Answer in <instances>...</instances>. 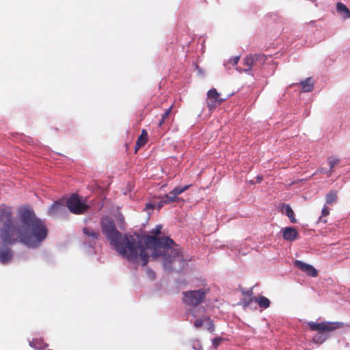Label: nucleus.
Returning <instances> with one entry per match:
<instances>
[{
    "instance_id": "f257e3e1",
    "label": "nucleus",
    "mask_w": 350,
    "mask_h": 350,
    "mask_svg": "<svg viewBox=\"0 0 350 350\" xmlns=\"http://www.w3.org/2000/svg\"><path fill=\"white\" fill-rule=\"evenodd\" d=\"M47 234L44 222L36 217L31 208H18L15 219L11 207L0 206V239L3 244L12 245L20 243L36 247Z\"/></svg>"
},
{
    "instance_id": "f03ea898",
    "label": "nucleus",
    "mask_w": 350,
    "mask_h": 350,
    "mask_svg": "<svg viewBox=\"0 0 350 350\" xmlns=\"http://www.w3.org/2000/svg\"><path fill=\"white\" fill-rule=\"evenodd\" d=\"M162 229L161 225H157L150 231L152 235L145 237L146 247L153 250L152 258L162 257V264L166 271L181 269L185 265L180 248L168 237H158Z\"/></svg>"
},
{
    "instance_id": "7ed1b4c3",
    "label": "nucleus",
    "mask_w": 350,
    "mask_h": 350,
    "mask_svg": "<svg viewBox=\"0 0 350 350\" xmlns=\"http://www.w3.org/2000/svg\"><path fill=\"white\" fill-rule=\"evenodd\" d=\"M114 249L122 257L136 262L140 258L142 265L145 266L148 262L149 256L146 248L138 238L131 234H122L113 245Z\"/></svg>"
},
{
    "instance_id": "20e7f679",
    "label": "nucleus",
    "mask_w": 350,
    "mask_h": 350,
    "mask_svg": "<svg viewBox=\"0 0 350 350\" xmlns=\"http://www.w3.org/2000/svg\"><path fill=\"white\" fill-rule=\"evenodd\" d=\"M210 292V289L208 287H203L198 290L188 291L183 293V301L187 306H192L193 308L189 309L187 313L192 316L193 318H196L198 316V312L201 309L203 312H205L204 307L196 308L200 304L203 303L206 297V295Z\"/></svg>"
},
{
    "instance_id": "39448f33",
    "label": "nucleus",
    "mask_w": 350,
    "mask_h": 350,
    "mask_svg": "<svg viewBox=\"0 0 350 350\" xmlns=\"http://www.w3.org/2000/svg\"><path fill=\"white\" fill-rule=\"evenodd\" d=\"M307 325L311 331L317 332V334L312 338L313 342L316 344H322L329 337L328 334L329 332L342 328L344 326L343 323L338 321H322L320 323L310 321Z\"/></svg>"
},
{
    "instance_id": "423d86ee",
    "label": "nucleus",
    "mask_w": 350,
    "mask_h": 350,
    "mask_svg": "<svg viewBox=\"0 0 350 350\" xmlns=\"http://www.w3.org/2000/svg\"><path fill=\"white\" fill-rule=\"evenodd\" d=\"M100 226L111 245L122 237V234L116 229L113 220L108 216L102 218Z\"/></svg>"
},
{
    "instance_id": "0eeeda50",
    "label": "nucleus",
    "mask_w": 350,
    "mask_h": 350,
    "mask_svg": "<svg viewBox=\"0 0 350 350\" xmlns=\"http://www.w3.org/2000/svg\"><path fill=\"white\" fill-rule=\"evenodd\" d=\"M69 211L76 215L85 213L90 208L89 205L83 202L79 195H72L66 202Z\"/></svg>"
},
{
    "instance_id": "6e6552de",
    "label": "nucleus",
    "mask_w": 350,
    "mask_h": 350,
    "mask_svg": "<svg viewBox=\"0 0 350 350\" xmlns=\"http://www.w3.org/2000/svg\"><path fill=\"white\" fill-rule=\"evenodd\" d=\"M267 60V56L262 54H255L247 56L243 59V63L246 68H244L243 70L244 72H248L251 70L252 66L260 67Z\"/></svg>"
},
{
    "instance_id": "1a4fd4ad",
    "label": "nucleus",
    "mask_w": 350,
    "mask_h": 350,
    "mask_svg": "<svg viewBox=\"0 0 350 350\" xmlns=\"http://www.w3.org/2000/svg\"><path fill=\"white\" fill-rule=\"evenodd\" d=\"M225 100L220 97V94L215 88L209 90L207 92V107L209 110H213Z\"/></svg>"
},
{
    "instance_id": "9d476101",
    "label": "nucleus",
    "mask_w": 350,
    "mask_h": 350,
    "mask_svg": "<svg viewBox=\"0 0 350 350\" xmlns=\"http://www.w3.org/2000/svg\"><path fill=\"white\" fill-rule=\"evenodd\" d=\"M194 326L199 329L204 325H206V329L212 333L215 331V325L213 321L208 316H203L200 318H197L193 322Z\"/></svg>"
},
{
    "instance_id": "9b49d317",
    "label": "nucleus",
    "mask_w": 350,
    "mask_h": 350,
    "mask_svg": "<svg viewBox=\"0 0 350 350\" xmlns=\"http://www.w3.org/2000/svg\"><path fill=\"white\" fill-rule=\"evenodd\" d=\"M83 233L85 239L88 242L90 246L94 245L100 236L98 230L88 227L83 228Z\"/></svg>"
},
{
    "instance_id": "f8f14e48",
    "label": "nucleus",
    "mask_w": 350,
    "mask_h": 350,
    "mask_svg": "<svg viewBox=\"0 0 350 350\" xmlns=\"http://www.w3.org/2000/svg\"><path fill=\"white\" fill-rule=\"evenodd\" d=\"M295 265L298 269L305 272L308 275L311 277H317L318 275L317 270L312 265L301 262L300 260H295Z\"/></svg>"
},
{
    "instance_id": "ddd939ff",
    "label": "nucleus",
    "mask_w": 350,
    "mask_h": 350,
    "mask_svg": "<svg viewBox=\"0 0 350 350\" xmlns=\"http://www.w3.org/2000/svg\"><path fill=\"white\" fill-rule=\"evenodd\" d=\"M65 209V205L62 200L55 201L48 209V215L55 216L62 213Z\"/></svg>"
},
{
    "instance_id": "4468645a",
    "label": "nucleus",
    "mask_w": 350,
    "mask_h": 350,
    "mask_svg": "<svg viewBox=\"0 0 350 350\" xmlns=\"http://www.w3.org/2000/svg\"><path fill=\"white\" fill-rule=\"evenodd\" d=\"M297 230L293 227H286L283 230V238L286 241H294L297 239Z\"/></svg>"
},
{
    "instance_id": "2eb2a0df",
    "label": "nucleus",
    "mask_w": 350,
    "mask_h": 350,
    "mask_svg": "<svg viewBox=\"0 0 350 350\" xmlns=\"http://www.w3.org/2000/svg\"><path fill=\"white\" fill-rule=\"evenodd\" d=\"M12 258V252L10 248L0 250V262L2 264L9 262Z\"/></svg>"
},
{
    "instance_id": "dca6fc26",
    "label": "nucleus",
    "mask_w": 350,
    "mask_h": 350,
    "mask_svg": "<svg viewBox=\"0 0 350 350\" xmlns=\"http://www.w3.org/2000/svg\"><path fill=\"white\" fill-rule=\"evenodd\" d=\"M148 142V133L145 129L142 131L141 135L137 138L135 144V152Z\"/></svg>"
},
{
    "instance_id": "f3484780",
    "label": "nucleus",
    "mask_w": 350,
    "mask_h": 350,
    "mask_svg": "<svg viewBox=\"0 0 350 350\" xmlns=\"http://www.w3.org/2000/svg\"><path fill=\"white\" fill-rule=\"evenodd\" d=\"M299 85L301 86L302 91L304 92H309L313 90L314 88V81L312 78L308 77L304 81H301L299 83Z\"/></svg>"
},
{
    "instance_id": "a211bd4d",
    "label": "nucleus",
    "mask_w": 350,
    "mask_h": 350,
    "mask_svg": "<svg viewBox=\"0 0 350 350\" xmlns=\"http://www.w3.org/2000/svg\"><path fill=\"white\" fill-rule=\"evenodd\" d=\"M336 10L344 18L347 19L350 18V10L344 3L340 2L336 4Z\"/></svg>"
},
{
    "instance_id": "6ab92c4d",
    "label": "nucleus",
    "mask_w": 350,
    "mask_h": 350,
    "mask_svg": "<svg viewBox=\"0 0 350 350\" xmlns=\"http://www.w3.org/2000/svg\"><path fill=\"white\" fill-rule=\"evenodd\" d=\"M254 301L257 303L260 308H267L270 306V301L268 298L260 295L257 297H254Z\"/></svg>"
},
{
    "instance_id": "aec40b11",
    "label": "nucleus",
    "mask_w": 350,
    "mask_h": 350,
    "mask_svg": "<svg viewBox=\"0 0 350 350\" xmlns=\"http://www.w3.org/2000/svg\"><path fill=\"white\" fill-rule=\"evenodd\" d=\"M328 164L329 165V170L326 173L327 174L328 176H330L334 172L333 168L335 165L338 164L340 161V160L335 157H329L327 158Z\"/></svg>"
},
{
    "instance_id": "412c9836",
    "label": "nucleus",
    "mask_w": 350,
    "mask_h": 350,
    "mask_svg": "<svg viewBox=\"0 0 350 350\" xmlns=\"http://www.w3.org/2000/svg\"><path fill=\"white\" fill-rule=\"evenodd\" d=\"M337 191L331 190L327 195L325 196V200L327 204H332L334 202L337 201Z\"/></svg>"
},
{
    "instance_id": "4be33fe9",
    "label": "nucleus",
    "mask_w": 350,
    "mask_h": 350,
    "mask_svg": "<svg viewBox=\"0 0 350 350\" xmlns=\"http://www.w3.org/2000/svg\"><path fill=\"white\" fill-rule=\"evenodd\" d=\"M285 208V213L286 216L289 218L290 221L293 224L297 223V219L295 217V213L292 208L288 204H286L284 206Z\"/></svg>"
},
{
    "instance_id": "5701e85b",
    "label": "nucleus",
    "mask_w": 350,
    "mask_h": 350,
    "mask_svg": "<svg viewBox=\"0 0 350 350\" xmlns=\"http://www.w3.org/2000/svg\"><path fill=\"white\" fill-rule=\"evenodd\" d=\"M190 187V185H185L184 187H177L170 192V194L174 195L177 197L184 191H187Z\"/></svg>"
},
{
    "instance_id": "b1692460",
    "label": "nucleus",
    "mask_w": 350,
    "mask_h": 350,
    "mask_svg": "<svg viewBox=\"0 0 350 350\" xmlns=\"http://www.w3.org/2000/svg\"><path fill=\"white\" fill-rule=\"evenodd\" d=\"M162 198L165 200L166 204H170L176 202L178 200V197L174 196L172 194H166L162 197Z\"/></svg>"
},
{
    "instance_id": "393cba45",
    "label": "nucleus",
    "mask_w": 350,
    "mask_h": 350,
    "mask_svg": "<svg viewBox=\"0 0 350 350\" xmlns=\"http://www.w3.org/2000/svg\"><path fill=\"white\" fill-rule=\"evenodd\" d=\"M254 301V297H245L241 302V304L243 308H247L252 301Z\"/></svg>"
},
{
    "instance_id": "a878e982",
    "label": "nucleus",
    "mask_w": 350,
    "mask_h": 350,
    "mask_svg": "<svg viewBox=\"0 0 350 350\" xmlns=\"http://www.w3.org/2000/svg\"><path fill=\"white\" fill-rule=\"evenodd\" d=\"M156 208V200H154L152 202H148L146 204L145 211L148 212L150 215V211H153Z\"/></svg>"
},
{
    "instance_id": "bb28decb",
    "label": "nucleus",
    "mask_w": 350,
    "mask_h": 350,
    "mask_svg": "<svg viewBox=\"0 0 350 350\" xmlns=\"http://www.w3.org/2000/svg\"><path fill=\"white\" fill-rule=\"evenodd\" d=\"M153 200H156V208L158 210L161 209L164 204H166L165 200L162 198L159 200V198L154 197Z\"/></svg>"
},
{
    "instance_id": "cd10ccee",
    "label": "nucleus",
    "mask_w": 350,
    "mask_h": 350,
    "mask_svg": "<svg viewBox=\"0 0 350 350\" xmlns=\"http://www.w3.org/2000/svg\"><path fill=\"white\" fill-rule=\"evenodd\" d=\"M224 340L223 338L217 337L213 339L212 343L214 349H217L221 344V342Z\"/></svg>"
},
{
    "instance_id": "c85d7f7f",
    "label": "nucleus",
    "mask_w": 350,
    "mask_h": 350,
    "mask_svg": "<svg viewBox=\"0 0 350 350\" xmlns=\"http://www.w3.org/2000/svg\"><path fill=\"white\" fill-rule=\"evenodd\" d=\"M329 214V209H328L327 206L325 205L323 206V208H322V211H321L322 216L320 217L319 220L322 221L324 223H326L327 220H325V219L323 220L322 217L323 216H327Z\"/></svg>"
},
{
    "instance_id": "c756f323",
    "label": "nucleus",
    "mask_w": 350,
    "mask_h": 350,
    "mask_svg": "<svg viewBox=\"0 0 350 350\" xmlns=\"http://www.w3.org/2000/svg\"><path fill=\"white\" fill-rule=\"evenodd\" d=\"M172 106H171L167 110L165 111V112L162 115V118L167 121V122H170V116L171 114Z\"/></svg>"
},
{
    "instance_id": "7c9ffc66",
    "label": "nucleus",
    "mask_w": 350,
    "mask_h": 350,
    "mask_svg": "<svg viewBox=\"0 0 350 350\" xmlns=\"http://www.w3.org/2000/svg\"><path fill=\"white\" fill-rule=\"evenodd\" d=\"M239 61V56H235L229 59L228 63L232 64L233 66L237 65Z\"/></svg>"
},
{
    "instance_id": "2f4dec72",
    "label": "nucleus",
    "mask_w": 350,
    "mask_h": 350,
    "mask_svg": "<svg viewBox=\"0 0 350 350\" xmlns=\"http://www.w3.org/2000/svg\"><path fill=\"white\" fill-rule=\"evenodd\" d=\"M242 293H243V295H244L247 297H252V295H253V290H252V288H250V289H249L247 291H243Z\"/></svg>"
},
{
    "instance_id": "473e14b6",
    "label": "nucleus",
    "mask_w": 350,
    "mask_h": 350,
    "mask_svg": "<svg viewBox=\"0 0 350 350\" xmlns=\"http://www.w3.org/2000/svg\"><path fill=\"white\" fill-rule=\"evenodd\" d=\"M147 273L148 275V276L152 278V279H154L155 278V273L153 271H152L151 269H148L147 270Z\"/></svg>"
},
{
    "instance_id": "72a5a7b5",
    "label": "nucleus",
    "mask_w": 350,
    "mask_h": 350,
    "mask_svg": "<svg viewBox=\"0 0 350 350\" xmlns=\"http://www.w3.org/2000/svg\"><path fill=\"white\" fill-rule=\"evenodd\" d=\"M167 122L165 121V120H163L162 118L161 119L159 120V123H158V126L159 127H161L163 124L167 123Z\"/></svg>"
},
{
    "instance_id": "f704fd0d",
    "label": "nucleus",
    "mask_w": 350,
    "mask_h": 350,
    "mask_svg": "<svg viewBox=\"0 0 350 350\" xmlns=\"http://www.w3.org/2000/svg\"><path fill=\"white\" fill-rule=\"evenodd\" d=\"M318 172H320V173H324V169L323 168H320L317 170Z\"/></svg>"
},
{
    "instance_id": "c9c22d12",
    "label": "nucleus",
    "mask_w": 350,
    "mask_h": 350,
    "mask_svg": "<svg viewBox=\"0 0 350 350\" xmlns=\"http://www.w3.org/2000/svg\"><path fill=\"white\" fill-rule=\"evenodd\" d=\"M262 179V177H259V176L258 177V181H260Z\"/></svg>"
}]
</instances>
